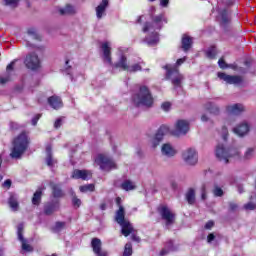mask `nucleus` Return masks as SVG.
<instances>
[{"mask_svg": "<svg viewBox=\"0 0 256 256\" xmlns=\"http://www.w3.org/2000/svg\"><path fill=\"white\" fill-rule=\"evenodd\" d=\"M29 143H31V140L25 132H21L16 138H14L10 153L11 159H21L25 151L29 149Z\"/></svg>", "mask_w": 256, "mask_h": 256, "instance_id": "nucleus-1", "label": "nucleus"}, {"mask_svg": "<svg viewBox=\"0 0 256 256\" xmlns=\"http://www.w3.org/2000/svg\"><path fill=\"white\" fill-rule=\"evenodd\" d=\"M132 101L135 107H141L143 105V107H147L148 109L153 107L155 103L151 90L145 85L139 87L138 92L132 96Z\"/></svg>", "mask_w": 256, "mask_h": 256, "instance_id": "nucleus-2", "label": "nucleus"}, {"mask_svg": "<svg viewBox=\"0 0 256 256\" xmlns=\"http://www.w3.org/2000/svg\"><path fill=\"white\" fill-rule=\"evenodd\" d=\"M217 21L224 35H231V32L233 31V17L231 10L228 8L218 10Z\"/></svg>", "mask_w": 256, "mask_h": 256, "instance_id": "nucleus-3", "label": "nucleus"}, {"mask_svg": "<svg viewBox=\"0 0 256 256\" xmlns=\"http://www.w3.org/2000/svg\"><path fill=\"white\" fill-rule=\"evenodd\" d=\"M241 152L236 148H225L223 144H218L216 146V157L219 161H224V163H229V159L233 157H239Z\"/></svg>", "mask_w": 256, "mask_h": 256, "instance_id": "nucleus-4", "label": "nucleus"}, {"mask_svg": "<svg viewBox=\"0 0 256 256\" xmlns=\"http://www.w3.org/2000/svg\"><path fill=\"white\" fill-rule=\"evenodd\" d=\"M163 69L166 70V79L169 80L171 77H174L172 79V85L177 88H181V82L183 81V75L179 73V68L177 66L172 67L169 64H166L163 66Z\"/></svg>", "mask_w": 256, "mask_h": 256, "instance_id": "nucleus-5", "label": "nucleus"}, {"mask_svg": "<svg viewBox=\"0 0 256 256\" xmlns=\"http://www.w3.org/2000/svg\"><path fill=\"white\" fill-rule=\"evenodd\" d=\"M152 22H145L142 28L143 33H147L150 29H163V23H167L165 14H159L151 17Z\"/></svg>", "mask_w": 256, "mask_h": 256, "instance_id": "nucleus-6", "label": "nucleus"}, {"mask_svg": "<svg viewBox=\"0 0 256 256\" xmlns=\"http://www.w3.org/2000/svg\"><path fill=\"white\" fill-rule=\"evenodd\" d=\"M157 211L161 219H163V221H166V225H173V223H175V213H173L171 209H169V206L160 205L158 206Z\"/></svg>", "mask_w": 256, "mask_h": 256, "instance_id": "nucleus-7", "label": "nucleus"}, {"mask_svg": "<svg viewBox=\"0 0 256 256\" xmlns=\"http://www.w3.org/2000/svg\"><path fill=\"white\" fill-rule=\"evenodd\" d=\"M95 161L98 163L102 171H111V169H117V164H115L111 158L103 154H99Z\"/></svg>", "mask_w": 256, "mask_h": 256, "instance_id": "nucleus-8", "label": "nucleus"}, {"mask_svg": "<svg viewBox=\"0 0 256 256\" xmlns=\"http://www.w3.org/2000/svg\"><path fill=\"white\" fill-rule=\"evenodd\" d=\"M15 63H17V60H13L11 63H9L6 67V72L0 75V85L2 87H5L7 83H11V81H13V72L15 71Z\"/></svg>", "mask_w": 256, "mask_h": 256, "instance_id": "nucleus-9", "label": "nucleus"}, {"mask_svg": "<svg viewBox=\"0 0 256 256\" xmlns=\"http://www.w3.org/2000/svg\"><path fill=\"white\" fill-rule=\"evenodd\" d=\"M24 65L27 69H31L32 71H36L41 67V60H39V56L35 53H30L26 56L24 60Z\"/></svg>", "mask_w": 256, "mask_h": 256, "instance_id": "nucleus-10", "label": "nucleus"}, {"mask_svg": "<svg viewBox=\"0 0 256 256\" xmlns=\"http://www.w3.org/2000/svg\"><path fill=\"white\" fill-rule=\"evenodd\" d=\"M188 132L189 122L187 120H178L171 135H174V137H181V135H187Z\"/></svg>", "mask_w": 256, "mask_h": 256, "instance_id": "nucleus-11", "label": "nucleus"}, {"mask_svg": "<svg viewBox=\"0 0 256 256\" xmlns=\"http://www.w3.org/2000/svg\"><path fill=\"white\" fill-rule=\"evenodd\" d=\"M182 158L186 165H197L199 158L197 156V151L193 148H188L182 153Z\"/></svg>", "mask_w": 256, "mask_h": 256, "instance_id": "nucleus-12", "label": "nucleus"}, {"mask_svg": "<svg viewBox=\"0 0 256 256\" xmlns=\"http://www.w3.org/2000/svg\"><path fill=\"white\" fill-rule=\"evenodd\" d=\"M218 79L225 81L228 85H239L243 81L242 76L238 75H229L225 72H218L217 74Z\"/></svg>", "mask_w": 256, "mask_h": 256, "instance_id": "nucleus-13", "label": "nucleus"}, {"mask_svg": "<svg viewBox=\"0 0 256 256\" xmlns=\"http://www.w3.org/2000/svg\"><path fill=\"white\" fill-rule=\"evenodd\" d=\"M91 247H92L94 255H96V256H108L109 255V253H107V251L103 250V243L101 242V239H99V238H92Z\"/></svg>", "mask_w": 256, "mask_h": 256, "instance_id": "nucleus-14", "label": "nucleus"}, {"mask_svg": "<svg viewBox=\"0 0 256 256\" xmlns=\"http://www.w3.org/2000/svg\"><path fill=\"white\" fill-rule=\"evenodd\" d=\"M169 133H171L169 126L165 124L161 125L154 136V147H157L163 141L164 135H169Z\"/></svg>", "mask_w": 256, "mask_h": 256, "instance_id": "nucleus-15", "label": "nucleus"}, {"mask_svg": "<svg viewBox=\"0 0 256 256\" xmlns=\"http://www.w3.org/2000/svg\"><path fill=\"white\" fill-rule=\"evenodd\" d=\"M91 177H93V174L89 170L75 169L71 175V179H82V181H89Z\"/></svg>", "mask_w": 256, "mask_h": 256, "instance_id": "nucleus-16", "label": "nucleus"}, {"mask_svg": "<svg viewBox=\"0 0 256 256\" xmlns=\"http://www.w3.org/2000/svg\"><path fill=\"white\" fill-rule=\"evenodd\" d=\"M49 187L52 191V197L54 199H61V198L65 197V192L63 191L61 184L55 183V182H50Z\"/></svg>", "mask_w": 256, "mask_h": 256, "instance_id": "nucleus-17", "label": "nucleus"}, {"mask_svg": "<svg viewBox=\"0 0 256 256\" xmlns=\"http://www.w3.org/2000/svg\"><path fill=\"white\" fill-rule=\"evenodd\" d=\"M47 101L48 105H50V107H52V109H55L56 111L63 107V100L57 95L48 97Z\"/></svg>", "mask_w": 256, "mask_h": 256, "instance_id": "nucleus-18", "label": "nucleus"}, {"mask_svg": "<svg viewBox=\"0 0 256 256\" xmlns=\"http://www.w3.org/2000/svg\"><path fill=\"white\" fill-rule=\"evenodd\" d=\"M181 45L184 53H188L193 47V37L184 34L182 36Z\"/></svg>", "mask_w": 256, "mask_h": 256, "instance_id": "nucleus-19", "label": "nucleus"}, {"mask_svg": "<svg viewBox=\"0 0 256 256\" xmlns=\"http://www.w3.org/2000/svg\"><path fill=\"white\" fill-rule=\"evenodd\" d=\"M103 51L104 61H107L109 65H113V60L111 58V47H109V42H104L101 45Z\"/></svg>", "mask_w": 256, "mask_h": 256, "instance_id": "nucleus-20", "label": "nucleus"}, {"mask_svg": "<svg viewBox=\"0 0 256 256\" xmlns=\"http://www.w3.org/2000/svg\"><path fill=\"white\" fill-rule=\"evenodd\" d=\"M59 209V201L48 202L44 205V215H53Z\"/></svg>", "mask_w": 256, "mask_h": 256, "instance_id": "nucleus-21", "label": "nucleus"}, {"mask_svg": "<svg viewBox=\"0 0 256 256\" xmlns=\"http://www.w3.org/2000/svg\"><path fill=\"white\" fill-rule=\"evenodd\" d=\"M108 7H109V0H102L101 3L96 7V17L98 19H102Z\"/></svg>", "mask_w": 256, "mask_h": 256, "instance_id": "nucleus-22", "label": "nucleus"}, {"mask_svg": "<svg viewBox=\"0 0 256 256\" xmlns=\"http://www.w3.org/2000/svg\"><path fill=\"white\" fill-rule=\"evenodd\" d=\"M121 227V233L124 237H129L131 233H133L134 229H133V225L131 224V222H129V220H126L123 223L119 224Z\"/></svg>", "mask_w": 256, "mask_h": 256, "instance_id": "nucleus-23", "label": "nucleus"}, {"mask_svg": "<svg viewBox=\"0 0 256 256\" xmlns=\"http://www.w3.org/2000/svg\"><path fill=\"white\" fill-rule=\"evenodd\" d=\"M161 151L162 155H165L166 157H175V155H177V150H175L169 143L163 144Z\"/></svg>", "mask_w": 256, "mask_h": 256, "instance_id": "nucleus-24", "label": "nucleus"}, {"mask_svg": "<svg viewBox=\"0 0 256 256\" xmlns=\"http://www.w3.org/2000/svg\"><path fill=\"white\" fill-rule=\"evenodd\" d=\"M234 133L239 137H244L249 133V124L241 123L236 128H234Z\"/></svg>", "mask_w": 256, "mask_h": 256, "instance_id": "nucleus-25", "label": "nucleus"}, {"mask_svg": "<svg viewBox=\"0 0 256 256\" xmlns=\"http://www.w3.org/2000/svg\"><path fill=\"white\" fill-rule=\"evenodd\" d=\"M115 69H122V71H129V63L127 62V56L122 55L118 62L114 64Z\"/></svg>", "mask_w": 256, "mask_h": 256, "instance_id": "nucleus-26", "label": "nucleus"}, {"mask_svg": "<svg viewBox=\"0 0 256 256\" xmlns=\"http://www.w3.org/2000/svg\"><path fill=\"white\" fill-rule=\"evenodd\" d=\"M227 112L231 113L232 115H241L243 111H245V107L243 104H234L232 106H227L226 107Z\"/></svg>", "mask_w": 256, "mask_h": 256, "instance_id": "nucleus-27", "label": "nucleus"}, {"mask_svg": "<svg viewBox=\"0 0 256 256\" xmlns=\"http://www.w3.org/2000/svg\"><path fill=\"white\" fill-rule=\"evenodd\" d=\"M45 161H46V165L48 167H53L57 163V160H55L53 158V151H52L51 146H47L46 147V158H45Z\"/></svg>", "mask_w": 256, "mask_h": 256, "instance_id": "nucleus-28", "label": "nucleus"}, {"mask_svg": "<svg viewBox=\"0 0 256 256\" xmlns=\"http://www.w3.org/2000/svg\"><path fill=\"white\" fill-rule=\"evenodd\" d=\"M115 221L118 223V225L127 221V219H125V208L123 206H120V208L116 211Z\"/></svg>", "mask_w": 256, "mask_h": 256, "instance_id": "nucleus-29", "label": "nucleus"}, {"mask_svg": "<svg viewBox=\"0 0 256 256\" xmlns=\"http://www.w3.org/2000/svg\"><path fill=\"white\" fill-rule=\"evenodd\" d=\"M185 199L188 203V205H195V189L189 188L188 191L185 194Z\"/></svg>", "mask_w": 256, "mask_h": 256, "instance_id": "nucleus-30", "label": "nucleus"}, {"mask_svg": "<svg viewBox=\"0 0 256 256\" xmlns=\"http://www.w3.org/2000/svg\"><path fill=\"white\" fill-rule=\"evenodd\" d=\"M41 197H43V188H39L32 197V204L39 206L41 205Z\"/></svg>", "mask_w": 256, "mask_h": 256, "instance_id": "nucleus-31", "label": "nucleus"}, {"mask_svg": "<svg viewBox=\"0 0 256 256\" xmlns=\"http://www.w3.org/2000/svg\"><path fill=\"white\" fill-rule=\"evenodd\" d=\"M205 109L212 115H219L220 110L219 107H217L213 102H208L205 104Z\"/></svg>", "mask_w": 256, "mask_h": 256, "instance_id": "nucleus-32", "label": "nucleus"}, {"mask_svg": "<svg viewBox=\"0 0 256 256\" xmlns=\"http://www.w3.org/2000/svg\"><path fill=\"white\" fill-rule=\"evenodd\" d=\"M8 205L12 208V211H17V209H19V201L17 200V196L13 194L10 195Z\"/></svg>", "mask_w": 256, "mask_h": 256, "instance_id": "nucleus-33", "label": "nucleus"}, {"mask_svg": "<svg viewBox=\"0 0 256 256\" xmlns=\"http://www.w3.org/2000/svg\"><path fill=\"white\" fill-rule=\"evenodd\" d=\"M120 187L123 191H133L134 189H137V186H135L131 180H125Z\"/></svg>", "mask_w": 256, "mask_h": 256, "instance_id": "nucleus-34", "label": "nucleus"}, {"mask_svg": "<svg viewBox=\"0 0 256 256\" xmlns=\"http://www.w3.org/2000/svg\"><path fill=\"white\" fill-rule=\"evenodd\" d=\"M170 251H175V247L173 246V241L170 240L166 243V246L165 248H163L161 251H160V256H165V255H168V253Z\"/></svg>", "mask_w": 256, "mask_h": 256, "instance_id": "nucleus-35", "label": "nucleus"}, {"mask_svg": "<svg viewBox=\"0 0 256 256\" xmlns=\"http://www.w3.org/2000/svg\"><path fill=\"white\" fill-rule=\"evenodd\" d=\"M148 45H157L159 43V33L153 32L148 38H146Z\"/></svg>", "mask_w": 256, "mask_h": 256, "instance_id": "nucleus-36", "label": "nucleus"}, {"mask_svg": "<svg viewBox=\"0 0 256 256\" xmlns=\"http://www.w3.org/2000/svg\"><path fill=\"white\" fill-rule=\"evenodd\" d=\"M70 195L72 197L73 207H75L76 209H79V207H81V199H79L77 197V194L75 193V191L73 189L70 190Z\"/></svg>", "mask_w": 256, "mask_h": 256, "instance_id": "nucleus-37", "label": "nucleus"}, {"mask_svg": "<svg viewBox=\"0 0 256 256\" xmlns=\"http://www.w3.org/2000/svg\"><path fill=\"white\" fill-rule=\"evenodd\" d=\"M59 13L60 15H74L75 8L72 5L68 4L65 6V8L60 9Z\"/></svg>", "mask_w": 256, "mask_h": 256, "instance_id": "nucleus-38", "label": "nucleus"}, {"mask_svg": "<svg viewBox=\"0 0 256 256\" xmlns=\"http://www.w3.org/2000/svg\"><path fill=\"white\" fill-rule=\"evenodd\" d=\"M206 57L208 59H215V57H217V47L211 46L210 48H208V50L206 51Z\"/></svg>", "mask_w": 256, "mask_h": 256, "instance_id": "nucleus-39", "label": "nucleus"}, {"mask_svg": "<svg viewBox=\"0 0 256 256\" xmlns=\"http://www.w3.org/2000/svg\"><path fill=\"white\" fill-rule=\"evenodd\" d=\"M79 191L81 193H87V191H90V193H93L95 191V184H86L79 187Z\"/></svg>", "mask_w": 256, "mask_h": 256, "instance_id": "nucleus-40", "label": "nucleus"}, {"mask_svg": "<svg viewBox=\"0 0 256 256\" xmlns=\"http://www.w3.org/2000/svg\"><path fill=\"white\" fill-rule=\"evenodd\" d=\"M20 242L22 244V251H26V253H32L33 248L30 244L27 243V239L22 238Z\"/></svg>", "mask_w": 256, "mask_h": 256, "instance_id": "nucleus-41", "label": "nucleus"}, {"mask_svg": "<svg viewBox=\"0 0 256 256\" xmlns=\"http://www.w3.org/2000/svg\"><path fill=\"white\" fill-rule=\"evenodd\" d=\"M131 255H133V244H131V242H128L124 246L123 256H131Z\"/></svg>", "mask_w": 256, "mask_h": 256, "instance_id": "nucleus-42", "label": "nucleus"}, {"mask_svg": "<svg viewBox=\"0 0 256 256\" xmlns=\"http://www.w3.org/2000/svg\"><path fill=\"white\" fill-rule=\"evenodd\" d=\"M27 33L36 39V41H41V35L37 34V30L35 28H29Z\"/></svg>", "mask_w": 256, "mask_h": 256, "instance_id": "nucleus-43", "label": "nucleus"}, {"mask_svg": "<svg viewBox=\"0 0 256 256\" xmlns=\"http://www.w3.org/2000/svg\"><path fill=\"white\" fill-rule=\"evenodd\" d=\"M137 71H143V67H141V64L139 63L133 64L131 67L129 66L128 68L129 73H137Z\"/></svg>", "mask_w": 256, "mask_h": 256, "instance_id": "nucleus-44", "label": "nucleus"}, {"mask_svg": "<svg viewBox=\"0 0 256 256\" xmlns=\"http://www.w3.org/2000/svg\"><path fill=\"white\" fill-rule=\"evenodd\" d=\"M213 195L214 197H223V195H225V192H223V189L219 186H214L213 189Z\"/></svg>", "mask_w": 256, "mask_h": 256, "instance_id": "nucleus-45", "label": "nucleus"}, {"mask_svg": "<svg viewBox=\"0 0 256 256\" xmlns=\"http://www.w3.org/2000/svg\"><path fill=\"white\" fill-rule=\"evenodd\" d=\"M23 230H24V225L23 223H20L17 228V235H18L19 241L25 239V237H23Z\"/></svg>", "mask_w": 256, "mask_h": 256, "instance_id": "nucleus-46", "label": "nucleus"}, {"mask_svg": "<svg viewBox=\"0 0 256 256\" xmlns=\"http://www.w3.org/2000/svg\"><path fill=\"white\" fill-rule=\"evenodd\" d=\"M239 209V205L235 202L228 203V211L229 213H235Z\"/></svg>", "mask_w": 256, "mask_h": 256, "instance_id": "nucleus-47", "label": "nucleus"}, {"mask_svg": "<svg viewBox=\"0 0 256 256\" xmlns=\"http://www.w3.org/2000/svg\"><path fill=\"white\" fill-rule=\"evenodd\" d=\"M65 227V222H56L55 226L53 228V232L54 233H59V231H61V229H63Z\"/></svg>", "mask_w": 256, "mask_h": 256, "instance_id": "nucleus-48", "label": "nucleus"}, {"mask_svg": "<svg viewBox=\"0 0 256 256\" xmlns=\"http://www.w3.org/2000/svg\"><path fill=\"white\" fill-rule=\"evenodd\" d=\"M218 65L220 67V69H229V64H227V62H225V59L220 58L218 60Z\"/></svg>", "mask_w": 256, "mask_h": 256, "instance_id": "nucleus-49", "label": "nucleus"}, {"mask_svg": "<svg viewBox=\"0 0 256 256\" xmlns=\"http://www.w3.org/2000/svg\"><path fill=\"white\" fill-rule=\"evenodd\" d=\"M244 209H246V211H255L256 204L253 202H248L247 204L244 205Z\"/></svg>", "mask_w": 256, "mask_h": 256, "instance_id": "nucleus-50", "label": "nucleus"}, {"mask_svg": "<svg viewBox=\"0 0 256 256\" xmlns=\"http://www.w3.org/2000/svg\"><path fill=\"white\" fill-rule=\"evenodd\" d=\"M62 125H63V117H59L54 122V129H60Z\"/></svg>", "mask_w": 256, "mask_h": 256, "instance_id": "nucleus-51", "label": "nucleus"}, {"mask_svg": "<svg viewBox=\"0 0 256 256\" xmlns=\"http://www.w3.org/2000/svg\"><path fill=\"white\" fill-rule=\"evenodd\" d=\"M229 137V130H227V128L225 126L222 127V139L224 141H227Z\"/></svg>", "mask_w": 256, "mask_h": 256, "instance_id": "nucleus-52", "label": "nucleus"}, {"mask_svg": "<svg viewBox=\"0 0 256 256\" xmlns=\"http://www.w3.org/2000/svg\"><path fill=\"white\" fill-rule=\"evenodd\" d=\"M11 185H13V182L11 181V179H7L2 184V187H4L5 189H11Z\"/></svg>", "mask_w": 256, "mask_h": 256, "instance_id": "nucleus-53", "label": "nucleus"}, {"mask_svg": "<svg viewBox=\"0 0 256 256\" xmlns=\"http://www.w3.org/2000/svg\"><path fill=\"white\" fill-rule=\"evenodd\" d=\"M253 151V148H248V150L245 152L244 158L251 159V157H253Z\"/></svg>", "mask_w": 256, "mask_h": 256, "instance_id": "nucleus-54", "label": "nucleus"}, {"mask_svg": "<svg viewBox=\"0 0 256 256\" xmlns=\"http://www.w3.org/2000/svg\"><path fill=\"white\" fill-rule=\"evenodd\" d=\"M41 114H36L33 118H32V125L35 127V125H37V123L39 122V119H41Z\"/></svg>", "mask_w": 256, "mask_h": 256, "instance_id": "nucleus-55", "label": "nucleus"}, {"mask_svg": "<svg viewBox=\"0 0 256 256\" xmlns=\"http://www.w3.org/2000/svg\"><path fill=\"white\" fill-rule=\"evenodd\" d=\"M163 111H169V109H171V102H164L161 105Z\"/></svg>", "mask_w": 256, "mask_h": 256, "instance_id": "nucleus-56", "label": "nucleus"}, {"mask_svg": "<svg viewBox=\"0 0 256 256\" xmlns=\"http://www.w3.org/2000/svg\"><path fill=\"white\" fill-rule=\"evenodd\" d=\"M205 229H213V227H215V222L212 220H209L206 224H205Z\"/></svg>", "mask_w": 256, "mask_h": 256, "instance_id": "nucleus-57", "label": "nucleus"}, {"mask_svg": "<svg viewBox=\"0 0 256 256\" xmlns=\"http://www.w3.org/2000/svg\"><path fill=\"white\" fill-rule=\"evenodd\" d=\"M6 5H17L19 0H4Z\"/></svg>", "mask_w": 256, "mask_h": 256, "instance_id": "nucleus-58", "label": "nucleus"}, {"mask_svg": "<svg viewBox=\"0 0 256 256\" xmlns=\"http://www.w3.org/2000/svg\"><path fill=\"white\" fill-rule=\"evenodd\" d=\"M207 241H208V243H211V242L215 241V234L210 233V234L207 236Z\"/></svg>", "mask_w": 256, "mask_h": 256, "instance_id": "nucleus-59", "label": "nucleus"}, {"mask_svg": "<svg viewBox=\"0 0 256 256\" xmlns=\"http://www.w3.org/2000/svg\"><path fill=\"white\" fill-rule=\"evenodd\" d=\"M161 7H168L169 6V0H160Z\"/></svg>", "mask_w": 256, "mask_h": 256, "instance_id": "nucleus-60", "label": "nucleus"}, {"mask_svg": "<svg viewBox=\"0 0 256 256\" xmlns=\"http://www.w3.org/2000/svg\"><path fill=\"white\" fill-rule=\"evenodd\" d=\"M132 241H136V243H140L141 238L135 234H132Z\"/></svg>", "mask_w": 256, "mask_h": 256, "instance_id": "nucleus-61", "label": "nucleus"}, {"mask_svg": "<svg viewBox=\"0 0 256 256\" xmlns=\"http://www.w3.org/2000/svg\"><path fill=\"white\" fill-rule=\"evenodd\" d=\"M239 66L237 64H228V69H233V71H237Z\"/></svg>", "mask_w": 256, "mask_h": 256, "instance_id": "nucleus-62", "label": "nucleus"}, {"mask_svg": "<svg viewBox=\"0 0 256 256\" xmlns=\"http://www.w3.org/2000/svg\"><path fill=\"white\" fill-rule=\"evenodd\" d=\"M186 59H187L186 57H184V58H179V59L176 61V65H178V66H179V65H183V62L186 61Z\"/></svg>", "mask_w": 256, "mask_h": 256, "instance_id": "nucleus-63", "label": "nucleus"}, {"mask_svg": "<svg viewBox=\"0 0 256 256\" xmlns=\"http://www.w3.org/2000/svg\"><path fill=\"white\" fill-rule=\"evenodd\" d=\"M116 205L119 207V209H121V207H123V205H121V197L116 198Z\"/></svg>", "mask_w": 256, "mask_h": 256, "instance_id": "nucleus-64", "label": "nucleus"}]
</instances>
